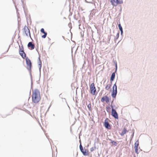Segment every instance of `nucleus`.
Masks as SVG:
<instances>
[{"label":"nucleus","instance_id":"26","mask_svg":"<svg viewBox=\"0 0 157 157\" xmlns=\"http://www.w3.org/2000/svg\"><path fill=\"white\" fill-rule=\"evenodd\" d=\"M40 63L39 64V65L40 66V67L41 68V61H40Z\"/></svg>","mask_w":157,"mask_h":157},{"label":"nucleus","instance_id":"11","mask_svg":"<svg viewBox=\"0 0 157 157\" xmlns=\"http://www.w3.org/2000/svg\"><path fill=\"white\" fill-rule=\"evenodd\" d=\"M28 47L29 49L32 50L34 49L35 46L34 44H33L32 42H30L28 44Z\"/></svg>","mask_w":157,"mask_h":157},{"label":"nucleus","instance_id":"6","mask_svg":"<svg viewBox=\"0 0 157 157\" xmlns=\"http://www.w3.org/2000/svg\"><path fill=\"white\" fill-rule=\"evenodd\" d=\"M109 119L108 118H106L105 120L104 123V126L107 128L109 129H111V127L108 123Z\"/></svg>","mask_w":157,"mask_h":157},{"label":"nucleus","instance_id":"13","mask_svg":"<svg viewBox=\"0 0 157 157\" xmlns=\"http://www.w3.org/2000/svg\"><path fill=\"white\" fill-rule=\"evenodd\" d=\"M112 82H110V83H109V84H108L105 87V89L106 90H109L110 88H111V85H112Z\"/></svg>","mask_w":157,"mask_h":157},{"label":"nucleus","instance_id":"20","mask_svg":"<svg viewBox=\"0 0 157 157\" xmlns=\"http://www.w3.org/2000/svg\"><path fill=\"white\" fill-rule=\"evenodd\" d=\"M139 145V142L138 141H137L135 144L134 147H138Z\"/></svg>","mask_w":157,"mask_h":157},{"label":"nucleus","instance_id":"10","mask_svg":"<svg viewBox=\"0 0 157 157\" xmlns=\"http://www.w3.org/2000/svg\"><path fill=\"white\" fill-rule=\"evenodd\" d=\"M101 101L103 102L105 101L106 103H108L109 102V97L106 96H105L102 98Z\"/></svg>","mask_w":157,"mask_h":157},{"label":"nucleus","instance_id":"16","mask_svg":"<svg viewBox=\"0 0 157 157\" xmlns=\"http://www.w3.org/2000/svg\"><path fill=\"white\" fill-rule=\"evenodd\" d=\"M118 27H119V29L121 31V33H123V29H122V27L121 25L120 22H119V24H118Z\"/></svg>","mask_w":157,"mask_h":157},{"label":"nucleus","instance_id":"25","mask_svg":"<svg viewBox=\"0 0 157 157\" xmlns=\"http://www.w3.org/2000/svg\"><path fill=\"white\" fill-rule=\"evenodd\" d=\"M44 29L43 28H42L40 30V32H41V33H43V32H44Z\"/></svg>","mask_w":157,"mask_h":157},{"label":"nucleus","instance_id":"21","mask_svg":"<svg viewBox=\"0 0 157 157\" xmlns=\"http://www.w3.org/2000/svg\"><path fill=\"white\" fill-rule=\"evenodd\" d=\"M111 143L112 144L114 145L115 146H116L117 145V143L116 142L114 141H112L111 142Z\"/></svg>","mask_w":157,"mask_h":157},{"label":"nucleus","instance_id":"4","mask_svg":"<svg viewBox=\"0 0 157 157\" xmlns=\"http://www.w3.org/2000/svg\"><path fill=\"white\" fill-rule=\"evenodd\" d=\"M25 60L27 65V69L29 70H30L32 67V63L31 60L28 57L26 58Z\"/></svg>","mask_w":157,"mask_h":157},{"label":"nucleus","instance_id":"7","mask_svg":"<svg viewBox=\"0 0 157 157\" xmlns=\"http://www.w3.org/2000/svg\"><path fill=\"white\" fill-rule=\"evenodd\" d=\"M24 32L26 34L27 36H31L30 30L29 29L28 27L26 26H25L24 28Z\"/></svg>","mask_w":157,"mask_h":157},{"label":"nucleus","instance_id":"14","mask_svg":"<svg viewBox=\"0 0 157 157\" xmlns=\"http://www.w3.org/2000/svg\"><path fill=\"white\" fill-rule=\"evenodd\" d=\"M128 131L125 128H124L123 130H122V132L121 133V135L122 136H123Z\"/></svg>","mask_w":157,"mask_h":157},{"label":"nucleus","instance_id":"3","mask_svg":"<svg viewBox=\"0 0 157 157\" xmlns=\"http://www.w3.org/2000/svg\"><path fill=\"white\" fill-rule=\"evenodd\" d=\"M117 92V86L116 83L113 87V92L112 94V96L113 98H115Z\"/></svg>","mask_w":157,"mask_h":157},{"label":"nucleus","instance_id":"19","mask_svg":"<svg viewBox=\"0 0 157 157\" xmlns=\"http://www.w3.org/2000/svg\"><path fill=\"white\" fill-rule=\"evenodd\" d=\"M43 33L44 34V35H42V37L43 38H45L46 37V36L47 35V33L46 32H45L44 31L42 33Z\"/></svg>","mask_w":157,"mask_h":157},{"label":"nucleus","instance_id":"22","mask_svg":"<svg viewBox=\"0 0 157 157\" xmlns=\"http://www.w3.org/2000/svg\"><path fill=\"white\" fill-rule=\"evenodd\" d=\"M91 104H89L87 106L88 108H89L90 110L91 109Z\"/></svg>","mask_w":157,"mask_h":157},{"label":"nucleus","instance_id":"24","mask_svg":"<svg viewBox=\"0 0 157 157\" xmlns=\"http://www.w3.org/2000/svg\"><path fill=\"white\" fill-rule=\"evenodd\" d=\"M94 147H92L90 148V151H93L94 150Z\"/></svg>","mask_w":157,"mask_h":157},{"label":"nucleus","instance_id":"27","mask_svg":"<svg viewBox=\"0 0 157 157\" xmlns=\"http://www.w3.org/2000/svg\"><path fill=\"white\" fill-rule=\"evenodd\" d=\"M119 32H118V33H117V35L118 36H119Z\"/></svg>","mask_w":157,"mask_h":157},{"label":"nucleus","instance_id":"2","mask_svg":"<svg viewBox=\"0 0 157 157\" xmlns=\"http://www.w3.org/2000/svg\"><path fill=\"white\" fill-rule=\"evenodd\" d=\"M90 88V93L93 95H95L96 94V90L94 83L91 84Z\"/></svg>","mask_w":157,"mask_h":157},{"label":"nucleus","instance_id":"1","mask_svg":"<svg viewBox=\"0 0 157 157\" xmlns=\"http://www.w3.org/2000/svg\"><path fill=\"white\" fill-rule=\"evenodd\" d=\"M32 98L33 102L34 103H37L40 101L41 98L40 91L38 89L33 90Z\"/></svg>","mask_w":157,"mask_h":157},{"label":"nucleus","instance_id":"23","mask_svg":"<svg viewBox=\"0 0 157 157\" xmlns=\"http://www.w3.org/2000/svg\"><path fill=\"white\" fill-rule=\"evenodd\" d=\"M79 148L80 150H83V147L81 145V144L80 146H79Z\"/></svg>","mask_w":157,"mask_h":157},{"label":"nucleus","instance_id":"18","mask_svg":"<svg viewBox=\"0 0 157 157\" xmlns=\"http://www.w3.org/2000/svg\"><path fill=\"white\" fill-rule=\"evenodd\" d=\"M135 149V152L137 154H139L138 152V150L139 148L138 147H134Z\"/></svg>","mask_w":157,"mask_h":157},{"label":"nucleus","instance_id":"12","mask_svg":"<svg viewBox=\"0 0 157 157\" xmlns=\"http://www.w3.org/2000/svg\"><path fill=\"white\" fill-rule=\"evenodd\" d=\"M83 154L85 156L88 155H89V151L88 149H84L83 150H80Z\"/></svg>","mask_w":157,"mask_h":157},{"label":"nucleus","instance_id":"5","mask_svg":"<svg viewBox=\"0 0 157 157\" xmlns=\"http://www.w3.org/2000/svg\"><path fill=\"white\" fill-rule=\"evenodd\" d=\"M112 4L114 6H116L118 4L122 3V0H111Z\"/></svg>","mask_w":157,"mask_h":157},{"label":"nucleus","instance_id":"15","mask_svg":"<svg viewBox=\"0 0 157 157\" xmlns=\"http://www.w3.org/2000/svg\"><path fill=\"white\" fill-rule=\"evenodd\" d=\"M115 73H113L111 75V81H113L115 78Z\"/></svg>","mask_w":157,"mask_h":157},{"label":"nucleus","instance_id":"9","mask_svg":"<svg viewBox=\"0 0 157 157\" xmlns=\"http://www.w3.org/2000/svg\"><path fill=\"white\" fill-rule=\"evenodd\" d=\"M111 114L115 118H118V117L117 113L116 112V111L113 109H112Z\"/></svg>","mask_w":157,"mask_h":157},{"label":"nucleus","instance_id":"17","mask_svg":"<svg viewBox=\"0 0 157 157\" xmlns=\"http://www.w3.org/2000/svg\"><path fill=\"white\" fill-rule=\"evenodd\" d=\"M106 111L108 112L109 113H110V110H111V108L109 106H107L106 107Z\"/></svg>","mask_w":157,"mask_h":157},{"label":"nucleus","instance_id":"8","mask_svg":"<svg viewBox=\"0 0 157 157\" xmlns=\"http://www.w3.org/2000/svg\"><path fill=\"white\" fill-rule=\"evenodd\" d=\"M19 53L20 55L23 59H25L26 58V54L23 50V48H20Z\"/></svg>","mask_w":157,"mask_h":157}]
</instances>
